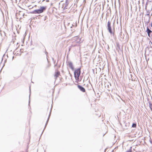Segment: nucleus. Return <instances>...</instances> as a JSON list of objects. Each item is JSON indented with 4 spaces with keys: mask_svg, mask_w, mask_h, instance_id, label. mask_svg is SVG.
<instances>
[{
    "mask_svg": "<svg viewBox=\"0 0 152 152\" xmlns=\"http://www.w3.org/2000/svg\"><path fill=\"white\" fill-rule=\"evenodd\" d=\"M42 2L43 3V4L45 5V6L41 7L39 9L35 10L34 11L36 13L38 14L41 13L45 10L47 8V6L49 5L48 3L49 2V0L46 1L44 0L42 1Z\"/></svg>",
    "mask_w": 152,
    "mask_h": 152,
    "instance_id": "f257e3e1",
    "label": "nucleus"
},
{
    "mask_svg": "<svg viewBox=\"0 0 152 152\" xmlns=\"http://www.w3.org/2000/svg\"><path fill=\"white\" fill-rule=\"evenodd\" d=\"M73 44L71 46V47H75L77 46V44L81 42V38L77 36L74 37L72 38Z\"/></svg>",
    "mask_w": 152,
    "mask_h": 152,
    "instance_id": "f03ea898",
    "label": "nucleus"
},
{
    "mask_svg": "<svg viewBox=\"0 0 152 152\" xmlns=\"http://www.w3.org/2000/svg\"><path fill=\"white\" fill-rule=\"evenodd\" d=\"M80 68H78L76 69L74 72V77L76 80L75 82L78 83L80 81L79 77L80 75Z\"/></svg>",
    "mask_w": 152,
    "mask_h": 152,
    "instance_id": "7ed1b4c3",
    "label": "nucleus"
},
{
    "mask_svg": "<svg viewBox=\"0 0 152 152\" xmlns=\"http://www.w3.org/2000/svg\"><path fill=\"white\" fill-rule=\"evenodd\" d=\"M107 29L110 33L111 34H113L114 35V33L113 32H112V29L111 27V23L109 21L107 23Z\"/></svg>",
    "mask_w": 152,
    "mask_h": 152,
    "instance_id": "20e7f679",
    "label": "nucleus"
},
{
    "mask_svg": "<svg viewBox=\"0 0 152 152\" xmlns=\"http://www.w3.org/2000/svg\"><path fill=\"white\" fill-rule=\"evenodd\" d=\"M60 75V73L59 71L57 70L56 71L54 74V77L55 79H57V78Z\"/></svg>",
    "mask_w": 152,
    "mask_h": 152,
    "instance_id": "39448f33",
    "label": "nucleus"
},
{
    "mask_svg": "<svg viewBox=\"0 0 152 152\" xmlns=\"http://www.w3.org/2000/svg\"><path fill=\"white\" fill-rule=\"evenodd\" d=\"M77 87L80 90L82 91L83 92H84L86 91L85 89L83 87L81 86H80L78 85L77 86Z\"/></svg>",
    "mask_w": 152,
    "mask_h": 152,
    "instance_id": "423d86ee",
    "label": "nucleus"
},
{
    "mask_svg": "<svg viewBox=\"0 0 152 152\" xmlns=\"http://www.w3.org/2000/svg\"><path fill=\"white\" fill-rule=\"evenodd\" d=\"M68 65L69 67L72 70H73L74 69V67L73 66V65L72 63L70 62L68 63Z\"/></svg>",
    "mask_w": 152,
    "mask_h": 152,
    "instance_id": "0eeeda50",
    "label": "nucleus"
},
{
    "mask_svg": "<svg viewBox=\"0 0 152 152\" xmlns=\"http://www.w3.org/2000/svg\"><path fill=\"white\" fill-rule=\"evenodd\" d=\"M146 31L147 33L148 36L150 37V34L152 32V31L149 29L148 27L147 28Z\"/></svg>",
    "mask_w": 152,
    "mask_h": 152,
    "instance_id": "6e6552de",
    "label": "nucleus"
},
{
    "mask_svg": "<svg viewBox=\"0 0 152 152\" xmlns=\"http://www.w3.org/2000/svg\"><path fill=\"white\" fill-rule=\"evenodd\" d=\"M18 14L19 15H21V16H24V14L22 11H20L19 12Z\"/></svg>",
    "mask_w": 152,
    "mask_h": 152,
    "instance_id": "1a4fd4ad",
    "label": "nucleus"
},
{
    "mask_svg": "<svg viewBox=\"0 0 152 152\" xmlns=\"http://www.w3.org/2000/svg\"><path fill=\"white\" fill-rule=\"evenodd\" d=\"M136 124L133 123V124L132 127L134 128H136Z\"/></svg>",
    "mask_w": 152,
    "mask_h": 152,
    "instance_id": "9d476101",
    "label": "nucleus"
},
{
    "mask_svg": "<svg viewBox=\"0 0 152 152\" xmlns=\"http://www.w3.org/2000/svg\"><path fill=\"white\" fill-rule=\"evenodd\" d=\"M24 50L23 49H20V51L21 52V53H23V52Z\"/></svg>",
    "mask_w": 152,
    "mask_h": 152,
    "instance_id": "9b49d317",
    "label": "nucleus"
},
{
    "mask_svg": "<svg viewBox=\"0 0 152 152\" xmlns=\"http://www.w3.org/2000/svg\"><path fill=\"white\" fill-rule=\"evenodd\" d=\"M126 152H132V150H131V148L129 150L127 151Z\"/></svg>",
    "mask_w": 152,
    "mask_h": 152,
    "instance_id": "f8f14e48",
    "label": "nucleus"
},
{
    "mask_svg": "<svg viewBox=\"0 0 152 152\" xmlns=\"http://www.w3.org/2000/svg\"><path fill=\"white\" fill-rule=\"evenodd\" d=\"M17 2H20L21 0H15Z\"/></svg>",
    "mask_w": 152,
    "mask_h": 152,
    "instance_id": "ddd939ff",
    "label": "nucleus"
},
{
    "mask_svg": "<svg viewBox=\"0 0 152 152\" xmlns=\"http://www.w3.org/2000/svg\"><path fill=\"white\" fill-rule=\"evenodd\" d=\"M30 139H29L28 140V143H29L30 142Z\"/></svg>",
    "mask_w": 152,
    "mask_h": 152,
    "instance_id": "4468645a",
    "label": "nucleus"
},
{
    "mask_svg": "<svg viewBox=\"0 0 152 152\" xmlns=\"http://www.w3.org/2000/svg\"><path fill=\"white\" fill-rule=\"evenodd\" d=\"M151 26L152 27V22H151Z\"/></svg>",
    "mask_w": 152,
    "mask_h": 152,
    "instance_id": "2eb2a0df",
    "label": "nucleus"
},
{
    "mask_svg": "<svg viewBox=\"0 0 152 152\" xmlns=\"http://www.w3.org/2000/svg\"><path fill=\"white\" fill-rule=\"evenodd\" d=\"M149 21H150V20H148V21L147 22V23H149Z\"/></svg>",
    "mask_w": 152,
    "mask_h": 152,
    "instance_id": "dca6fc26",
    "label": "nucleus"
},
{
    "mask_svg": "<svg viewBox=\"0 0 152 152\" xmlns=\"http://www.w3.org/2000/svg\"><path fill=\"white\" fill-rule=\"evenodd\" d=\"M21 18V16H20V18Z\"/></svg>",
    "mask_w": 152,
    "mask_h": 152,
    "instance_id": "f3484780",
    "label": "nucleus"
}]
</instances>
